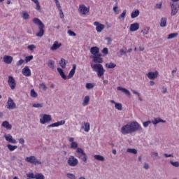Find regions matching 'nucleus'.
I'll return each instance as SVG.
<instances>
[{
    "mask_svg": "<svg viewBox=\"0 0 179 179\" xmlns=\"http://www.w3.org/2000/svg\"><path fill=\"white\" fill-rule=\"evenodd\" d=\"M136 131L138 132V134L143 132V129L138 122H129L121 128L122 135H128Z\"/></svg>",
    "mask_w": 179,
    "mask_h": 179,
    "instance_id": "obj_1",
    "label": "nucleus"
},
{
    "mask_svg": "<svg viewBox=\"0 0 179 179\" xmlns=\"http://www.w3.org/2000/svg\"><path fill=\"white\" fill-rule=\"evenodd\" d=\"M91 68H92L93 71L94 72L97 73V75L99 78H101L103 75H104V72H106V70H104V68L103 67V65L101 64H92Z\"/></svg>",
    "mask_w": 179,
    "mask_h": 179,
    "instance_id": "obj_2",
    "label": "nucleus"
},
{
    "mask_svg": "<svg viewBox=\"0 0 179 179\" xmlns=\"http://www.w3.org/2000/svg\"><path fill=\"white\" fill-rule=\"evenodd\" d=\"M76 157L80 160L86 163L87 162V156H86V152L81 148L76 149Z\"/></svg>",
    "mask_w": 179,
    "mask_h": 179,
    "instance_id": "obj_3",
    "label": "nucleus"
},
{
    "mask_svg": "<svg viewBox=\"0 0 179 179\" xmlns=\"http://www.w3.org/2000/svg\"><path fill=\"white\" fill-rule=\"evenodd\" d=\"M25 162H27V163H30L31 164H34L35 166H37V164H42L41 161H38V159H37V158H36L34 156L26 157Z\"/></svg>",
    "mask_w": 179,
    "mask_h": 179,
    "instance_id": "obj_4",
    "label": "nucleus"
},
{
    "mask_svg": "<svg viewBox=\"0 0 179 179\" xmlns=\"http://www.w3.org/2000/svg\"><path fill=\"white\" fill-rule=\"evenodd\" d=\"M67 163L70 167H76L78 164H79V161L74 157V156H70Z\"/></svg>",
    "mask_w": 179,
    "mask_h": 179,
    "instance_id": "obj_5",
    "label": "nucleus"
},
{
    "mask_svg": "<svg viewBox=\"0 0 179 179\" xmlns=\"http://www.w3.org/2000/svg\"><path fill=\"white\" fill-rule=\"evenodd\" d=\"M171 7V16H176L178 13L179 4L178 3H170Z\"/></svg>",
    "mask_w": 179,
    "mask_h": 179,
    "instance_id": "obj_6",
    "label": "nucleus"
},
{
    "mask_svg": "<svg viewBox=\"0 0 179 179\" xmlns=\"http://www.w3.org/2000/svg\"><path fill=\"white\" fill-rule=\"evenodd\" d=\"M51 120H52L51 115L43 114L41 116L40 122L41 124H48V122H50Z\"/></svg>",
    "mask_w": 179,
    "mask_h": 179,
    "instance_id": "obj_7",
    "label": "nucleus"
},
{
    "mask_svg": "<svg viewBox=\"0 0 179 179\" xmlns=\"http://www.w3.org/2000/svg\"><path fill=\"white\" fill-rule=\"evenodd\" d=\"M8 83L11 90H15V89H16V80L13 76H8Z\"/></svg>",
    "mask_w": 179,
    "mask_h": 179,
    "instance_id": "obj_8",
    "label": "nucleus"
},
{
    "mask_svg": "<svg viewBox=\"0 0 179 179\" xmlns=\"http://www.w3.org/2000/svg\"><path fill=\"white\" fill-rule=\"evenodd\" d=\"M6 107L8 110H15L16 108V103L13 101L12 98L8 97V101L6 103Z\"/></svg>",
    "mask_w": 179,
    "mask_h": 179,
    "instance_id": "obj_9",
    "label": "nucleus"
},
{
    "mask_svg": "<svg viewBox=\"0 0 179 179\" xmlns=\"http://www.w3.org/2000/svg\"><path fill=\"white\" fill-rule=\"evenodd\" d=\"M90 8L86 7L85 4H80L79 6L78 12L81 13V15H87V13H89Z\"/></svg>",
    "mask_w": 179,
    "mask_h": 179,
    "instance_id": "obj_10",
    "label": "nucleus"
},
{
    "mask_svg": "<svg viewBox=\"0 0 179 179\" xmlns=\"http://www.w3.org/2000/svg\"><path fill=\"white\" fill-rule=\"evenodd\" d=\"M94 26H96V30L98 33H101L103 30H104L106 26L103 24H100L99 22H94Z\"/></svg>",
    "mask_w": 179,
    "mask_h": 179,
    "instance_id": "obj_11",
    "label": "nucleus"
},
{
    "mask_svg": "<svg viewBox=\"0 0 179 179\" xmlns=\"http://www.w3.org/2000/svg\"><path fill=\"white\" fill-rule=\"evenodd\" d=\"M93 62L95 64H103V59L101 58V54H97L92 57Z\"/></svg>",
    "mask_w": 179,
    "mask_h": 179,
    "instance_id": "obj_12",
    "label": "nucleus"
},
{
    "mask_svg": "<svg viewBox=\"0 0 179 179\" xmlns=\"http://www.w3.org/2000/svg\"><path fill=\"white\" fill-rule=\"evenodd\" d=\"M147 76L151 80H154V79H156V78H157V76H159V72H157V71H155V72L150 71L147 74Z\"/></svg>",
    "mask_w": 179,
    "mask_h": 179,
    "instance_id": "obj_13",
    "label": "nucleus"
},
{
    "mask_svg": "<svg viewBox=\"0 0 179 179\" xmlns=\"http://www.w3.org/2000/svg\"><path fill=\"white\" fill-rule=\"evenodd\" d=\"M137 30H139V23L136 22L130 24L129 27V31H137Z\"/></svg>",
    "mask_w": 179,
    "mask_h": 179,
    "instance_id": "obj_14",
    "label": "nucleus"
},
{
    "mask_svg": "<svg viewBox=\"0 0 179 179\" xmlns=\"http://www.w3.org/2000/svg\"><path fill=\"white\" fill-rule=\"evenodd\" d=\"M22 74L24 76H31V71L29 68V66H26L23 69H22Z\"/></svg>",
    "mask_w": 179,
    "mask_h": 179,
    "instance_id": "obj_15",
    "label": "nucleus"
},
{
    "mask_svg": "<svg viewBox=\"0 0 179 179\" xmlns=\"http://www.w3.org/2000/svg\"><path fill=\"white\" fill-rule=\"evenodd\" d=\"M4 138H5L6 141H7L8 142H10V143L16 144V141L15 140V138H13L12 135H10V134H6L4 136Z\"/></svg>",
    "mask_w": 179,
    "mask_h": 179,
    "instance_id": "obj_16",
    "label": "nucleus"
},
{
    "mask_svg": "<svg viewBox=\"0 0 179 179\" xmlns=\"http://www.w3.org/2000/svg\"><path fill=\"white\" fill-rule=\"evenodd\" d=\"M62 43H59L58 41H55L52 46L50 48L52 51H55V50H58L60 47H62Z\"/></svg>",
    "mask_w": 179,
    "mask_h": 179,
    "instance_id": "obj_17",
    "label": "nucleus"
},
{
    "mask_svg": "<svg viewBox=\"0 0 179 179\" xmlns=\"http://www.w3.org/2000/svg\"><path fill=\"white\" fill-rule=\"evenodd\" d=\"M64 124H65V120H61L57 122H55L53 124H51L50 125H48V128H54L55 127H59L60 125H64Z\"/></svg>",
    "mask_w": 179,
    "mask_h": 179,
    "instance_id": "obj_18",
    "label": "nucleus"
},
{
    "mask_svg": "<svg viewBox=\"0 0 179 179\" xmlns=\"http://www.w3.org/2000/svg\"><path fill=\"white\" fill-rule=\"evenodd\" d=\"M44 27L45 25H41L38 27L39 31L38 33L36 34V37H43L44 36Z\"/></svg>",
    "mask_w": 179,
    "mask_h": 179,
    "instance_id": "obj_19",
    "label": "nucleus"
},
{
    "mask_svg": "<svg viewBox=\"0 0 179 179\" xmlns=\"http://www.w3.org/2000/svg\"><path fill=\"white\" fill-rule=\"evenodd\" d=\"M76 71V64H73V68L70 71L67 78L68 79H72L73 78V75H75V71Z\"/></svg>",
    "mask_w": 179,
    "mask_h": 179,
    "instance_id": "obj_20",
    "label": "nucleus"
},
{
    "mask_svg": "<svg viewBox=\"0 0 179 179\" xmlns=\"http://www.w3.org/2000/svg\"><path fill=\"white\" fill-rule=\"evenodd\" d=\"M110 102L113 104H115L116 110H118L119 111H121L122 110V104L117 103L114 100H110Z\"/></svg>",
    "mask_w": 179,
    "mask_h": 179,
    "instance_id": "obj_21",
    "label": "nucleus"
},
{
    "mask_svg": "<svg viewBox=\"0 0 179 179\" xmlns=\"http://www.w3.org/2000/svg\"><path fill=\"white\" fill-rule=\"evenodd\" d=\"M100 50L99 49V48H97V46H94L91 48L90 49V52L91 54H92V55H97V54H99Z\"/></svg>",
    "mask_w": 179,
    "mask_h": 179,
    "instance_id": "obj_22",
    "label": "nucleus"
},
{
    "mask_svg": "<svg viewBox=\"0 0 179 179\" xmlns=\"http://www.w3.org/2000/svg\"><path fill=\"white\" fill-rule=\"evenodd\" d=\"M57 72L59 73L62 79H64V80H66V79H68V77L66 76V75H65V73H64V70H62V69L57 68Z\"/></svg>",
    "mask_w": 179,
    "mask_h": 179,
    "instance_id": "obj_23",
    "label": "nucleus"
},
{
    "mask_svg": "<svg viewBox=\"0 0 179 179\" xmlns=\"http://www.w3.org/2000/svg\"><path fill=\"white\" fill-rule=\"evenodd\" d=\"M12 61H13V57H12V56L3 57V62H5V64H12Z\"/></svg>",
    "mask_w": 179,
    "mask_h": 179,
    "instance_id": "obj_24",
    "label": "nucleus"
},
{
    "mask_svg": "<svg viewBox=\"0 0 179 179\" xmlns=\"http://www.w3.org/2000/svg\"><path fill=\"white\" fill-rule=\"evenodd\" d=\"M85 132H89L90 131V123L84 122V126L82 127Z\"/></svg>",
    "mask_w": 179,
    "mask_h": 179,
    "instance_id": "obj_25",
    "label": "nucleus"
},
{
    "mask_svg": "<svg viewBox=\"0 0 179 179\" xmlns=\"http://www.w3.org/2000/svg\"><path fill=\"white\" fill-rule=\"evenodd\" d=\"M117 90H120V91L122 92L123 93H124L127 96H131V92H129V90H128L125 88H122V87H117Z\"/></svg>",
    "mask_w": 179,
    "mask_h": 179,
    "instance_id": "obj_26",
    "label": "nucleus"
},
{
    "mask_svg": "<svg viewBox=\"0 0 179 179\" xmlns=\"http://www.w3.org/2000/svg\"><path fill=\"white\" fill-rule=\"evenodd\" d=\"M33 22L35 24H37L38 27H40L41 26H44V24L43 23V22H41V20L37 17H35L33 19Z\"/></svg>",
    "mask_w": 179,
    "mask_h": 179,
    "instance_id": "obj_27",
    "label": "nucleus"
},
{
    "mask_svg": "<svg viewBox=\"0 0 179 179\" xmlns=\"http://www.w3.org/2000/svg\"><path fill=\"white\" fill-rule=\"evenodd\" d=\"M2 127L6 128V129H9V130L12 129V124H9V122L8 121L3 122Z\"/></svg>",
    "mask_w": 179,
    "mask_h": 179,
    "instance_id": "obj_28",
    "label": "nucleus"
},
{
    "mask_svg": "<svg viewBox=\"0 0 179 179\" xmlns=\"http://www.w3.org/2000/svg\"><path fill=\"white\" fill-rule=\"evenodd\" d=\"M167 26V18L162 17L160 21V27H166Z\"/></svg>",
    "mask_w": 179,
    "mask_h": 179,
    "instance_id": "obj_29",
    "label": "nucleus"
},
{
    "mask_svg": "<svg viewBox=\"0 0 179 179\" xmlns=\"http://www.w3.org/2000/svg\"><path fill=\"white\" fill-rule=\"evenodd\" d=\"M66 64H68V62H66L65 59L62 58L59 62V65L63 69H65L66 68Z\"/></svg>",
    "mask_w": 179,
    "mask_h": 179,
    "instance_id": "obj_30",
    "label": "nucleus"
},
{
    "mask_svg": "<svg viewBox=\"0 0 179 179\" xmlns=\"http://www.w3.org/2000/svg\"><path fill=\"white\" fill-rule=\"evenodd\" d=\"M139 16V10H136L131 13V19H135Z\"/></svg>",
    "mask_w": 179,
    "mask_h": 179,
    "instance_id": "obj_31",
    "label": "nucleus"
},
{
    "mask_svg": "<svg viewBox=\"0 0 179 179\" xmlns=\"http://www.w3.org/2000/svg\"><path fill=\"white\" fill-rule=\"evenodd\" d=\"M89 101H90V97L89 96H85L83 102V106L85 107V106H87L89 104Z\"/></svg>",
    "mask_w": 179,
    "mask_h": 179,
    "instance_id": "obj_32",
    "label": "nucleus"
},
{
    "mask_svg": "<svg viewBox=\"0 0 179 179\" xmlns=\"http://www.w3.org/2000/svg\"><path fill=\"white\" fill-rule=\"evenodd\" d=\"M22 17L24 20H27L30 17V15H29V13L27 11H22Z\"/></svg>",
    "mask_w": 179,
    "mask_h": 179,
    "instance_id": "obj_33",
    "label": "nucleus"
},
{
    "mask_svg": "<svg viewBox=\"0 0 179 179\" xmlns=\"http://www.w3.org/2000/svg\"><path fill=\"white\" fill-rule=\"evenodd\" d=\"M94 159L96 160H98L99 162H104L105 159L104 157L99 155H96L94 156Z\"/></svg>",
    "mask_w": 179,
    "mask_h": 179,
    "instance_id": "obj_34",
    "label": "nucleus"
},
{
    "mask_svg": "<svg viewBox=\"0 0 179 179\" xmlns=\"http://www.w3.org/2000/svg\"><path fill=\"white\" fill-rule=\"evenodd\" d=\"M36 5V10H41V6H40V2H38V0H31Z\"/></svg>",
    "mask_w": 179,
    "mask_h": 179,
    "instance_id": "obj_35",
    "label": "nucleus"
},
{
    "mask_svg": "<svg viewBox=\"0 0 179 179\" xmlns=\"http://www.w3.org/2000/svg\"><path fill=\"white\" fill-rule=\"evenodd\" d=\"M177 36H178V33H172L169 34L168 37H167V40H171L173 38H176V37H177Z\"/></svg>",
    "mask_w": 179,
    "mask_h": 179,
    "instance_id": "obj_36",
    "label": "nucleus"
},
{
    "mask_svg": "<svg viewBox=\"0 0 179 179\" xmlns=\"http://www.w3.org/2000/svg\"><path fill=\"white\" fill-rule=\"evenodd\" d=\"M7 148L10 150V152H13L15 149H17V145H12L10 144L7 145Z\"/></svg>",
    "mask_w": 179,
    "mask_h": 179,
    "instance_id": "obj_37",
    "label": "nucleus"
},
{
    "mask_svg": "<svg viewBox=\"0 0 179 179\" xmlns=\"http://www.w3.org/2000/svg\"><path fill=\"white\" fill-rule=\"evenodd\" d=\"M106 67H108L109 69H114L117 65L113 62L108 63L106 64Z\"/></svg>",
    "mask_w": 179,
    "mask_h": 179,
    "instance_id": "obj_38",
    "label": "nucleus"
},
{
    "mask_svg": "<svg viewBox=\"0 0 179 179\" xmlns=\"http://www.w3.org/2000/svg\"><path fill=\"white\" fill-rule=\"evenodd\" d=\"M127 152L128 153H133V155H136V153H138V151L135 148H128Z\"/></svg>",
    "mask_w": 179,
    "mask_h": 179,
    "instance_id": "obj_39",
    "label": "nucleus"
},
{
    "mask_svg": "<svg viewBox=\"0 0 179 179\" xmlns=\"http://www.w3.org/2000/svg\"><path fill=\"white\" fill-rule=\"evenodd\" d=\"M48 66H49V68H50L51 69H54V68H55V62L52 60H50L48 62Z\"/></svg>",
    "mask_w": 179,
    "mask_h": 179,
    "instance_id": "obj_40",
    "label": "nucleus"
},
{
    "mask_svg": "<svg viewBox=\"0 0 179 179\" xmlns=\"http://www.w3.org/2000/svg\"><path fill=\"white\" fill-rule=\"evenodd\" d=\"M86 89H87L88 90H90V89H93V87H94V84L93 83H87L85 85Z\"/></svg>",
    "mask_w": 179,
    "mask_h": 179,
    "instance_id": "obj_41",
    "label": "nucleus"
},
{
    "mask_svg": "<svg viewBox=\"0 0 179 179\" xmlns=\"http://www.w3.org/2000/svg\"><path fill=\"white\" fill-rule=\"evenodd\" d=\"M44 106V104L43 103H33L32 107L35 108H41Z\"/></svg>",
    "mask_w": 179,
    "mask_h": 179,
    "instance_id": "obj_42",
    "label": "nucleus"
},
{
    "mask_svg": "<svg viewBox=\"0 0 179 179\" xmlns=\"http://www.w3.org/2000/svg\"><path fill=\"white\" fill-rule=\"evenodd\" d=\"M39 87L42 89V90H44V92H45L48 89L47 85H45L44 83H40Z\"/></svg>",
    "mask_w": 179,
    "mask_h": 179,
    "instance_id": "obj_43",
    "label": "nucleus"
},
{
    "mask_svg": "<svg viewBox=\"0 0 179 179\" xmlns=\"http://www.w3.org/2000/svg\"><path fill=\"white\" fill-rule=\"evenodd\" d=\"M35 178L36 179H44V175L41 174V173H37L35 175Z\"/></svg>",
    "mask_w": 179,
    "mask_h": 179,
    "instance_id": "obj_44",
    "label": "nucleus"
},
{
    "mask_svg": "<svg viewBox=\"0 0 179 179\" xmlns=\"http://www.w3.org/2000/svg\"><path fill=\"white\" fill-rule=\"evenodd\" d=\"M71 149H78V143H76V142H73V143H71Z\"/></svg>",
    "mask_w": 179,
    "mask_h": 179,
    "instance_id": "obj_45",
    "label": "nucleus"
},
{
    "mask_svg": "<svg viewBox=\"0 0 179 179\" xmlns=\"http://www.w3.org/2000/svg\"><path fill=\"white\" fill-rule=\"evenodd\" d=\"M67 33H68L69 36H70L71 37H76V33H75L72 30H69L67 31Z\"/></svg>",
    "mask_w": 179,
    "mask_h": 179,
    "instance_id": "obj_46",
    "label": "nucleus"
},
{
    "mask_svg": "<svg viewBox=\"0 0 179 179\" xmlns=\"http://www.w3.org/2000/svg\"><path fill=\"white\" fill-rule=\"evenodd\" d=\"M66 177L69 179H76V176L73 173H66Z\"/></svg>",
    "mask_w": 179,
    "mask_h": 179,
    "instance_id": "obj_47",
    "label": "nucleus"
},
{
    "mask_svg": "<svg viewBox=\"0 0 179 179\" xmlns=\"http://www.w3.org/2000/svg\"><path fill=\"white\" fill-rule=\"evenodd\" d=\"M31 59H33V55L27 56L25 57V62H26V64H27V62H30V61H31Z\"/></svg>",
    "mask_w": 179,
    "mask_h": 179,
    "instance_id": "obj_48",
    "label": "nucleus"
},
{
    "mask_svg": "<svg viewBox=\"0 0 179 179\" xmlns=\"http://www.w3.org/2000/svg\"><path fill=\"white\" fill-rule=\"evenodd\" d=\"M27 177H28V178H36V175H34V173H27Z\"/></svg>",
    "mask_w": 179,
    "mask_h": 179,
    "instance_id": "obj_49",
    "label": "nucleus"
},
{
    "mask_svg": "<svg viewBox=\"0 0 179 179\" xmlns=\"http://www.w3.org/2000/svg\"><path fill=\"white\" fill-rule=\"evenodd\" d=\"M150 124H152V121L148 120V121L144 122L143 123V125L144 128H148V127H149Z\"/></svg>",
    "mask_w": 179,
    "mask_h": 179,
    "instance_id": "obj_50",
    "label": "nucleus"
},
{
    "mask_svg": "<svg viewBox=\"0 0 179 179\" xmlns=\"http://www.w3.org/2000/svg\"><path fill=\"white\" fill-rule=\"evenodd\" d=\"M125 15H127V10H123L122 13L120 14V15L119 16V19H123L125 17Z\"/></svg>",
    "mask_w": 179,
    "mask_h": 179,
    "instance_id": "obj_51",
    "label": "nucleus"
},
{
    "mask_svg": "<svg viewBox=\"0 0 179 179\" xmlns=\"http://www.w3.org/2000/svg\"><path fill=\"white\" fill-rule=\"evenodd\" d=\"M170 164L173 166V167H179V162H173V161H170Z\"/></svg>",
    "mask_w": 179,
    "mask_h": 179,
    "instance_id": "obj_52",
    "label": "nucleus"
},
{
    "mask_svg": "<svg viewBox=\"0 0 179 179\" xmlns=\"http://www.w3.org/2000/svg\"><path fill=\"white\" fill-rule=\"evenodd\" d=\"M152 124H154V125H157V124H159V122H160V118L157 117L155 118L154 120H152Z\"/></svg>",
    "mask_w": 179,
    "mask_h": 179,
    "instance_id": "obj_53",
    "label": "nucleus"
},
{
    "mask_svg": "<svg viewBox=\"0 0 179 179\" xmlns=\"http://www.w3.org/2000/svg\"><path fill=\"white\" fill-rule=\"evenodd\" d=\"M31 96L37 97V93L34 90H31Z\"/></svg>",
    "mask_w": 179,
    "mask_h": 179,
    "instance_id": "obj_54",
    "label": "nucleus"
},
{
    "mask_svg": "<svg viewBox=\"0 0 179 179\" xmlns=\"http://www.w3.org/2000/svg\"><path fill=\"white\" fill-rule=\"evenodd\" d=\"M27 48L29 51H34L36 46L34 45H29L27 46Z\"/></svg>",
    "mask_w": 179,
    "mask_h": 179,
    "instance_id": "obj_55",
    "label": "nucleus"
},
{
    "mask_svg": "<svg viewBox=\"0 0 179 179\" xmlns=\"http://www.w3.org/2000/svg\"><path fill=\"white\" fill-rule=\"evenodd\" d=\"M141 33H143V36H146V34H149V28L144 29L141 31Z\"/></svg>",
    "mask_w": 179,
    "mask_h": 179,
    "instance_id": "obj_56",
    "label": "nucleus"
},
{
    "mask_svg": "<svg viewBox=\"0 0 179 179\" xmlns=\"http://www.w3.org/2000/svg\"><path fill=\"white\" fill-rule=\"evenodd\" d=\"M105 40L107 41L108 45H110V44H111V43L113 42V39L110 37L106 38Z\"/></svg>",
    "mask_w": 179,
    "mask_h": 179,
    "instance_id": "obj_57",
    "label": "nucleus"
},
{
    "mask_svg": "<svg viewBox=\"0 0 179 179\" xmlns=\"http://www.w3.org/2000/svg\"><path fill=\"white\" fill-rule=\"evenodd\" d=\"M24 63V60L23 59H20L17 63V66H20V65H23V64Z\"/></svg>",
    "mask_w": 179,
    "mask_h": 179,
    "instance_id": "obj_58",
    "label": "nucleus"
},
{
    "mask_svg": "<svg viewBox=\"0 0 179 179\" xmlns=\"http://www.w3.org/2000/svg\"><path fill=\"white\" fill-rule=\"evenodd\" d=\"M102 53H103V54H105V55H107V54H108V48H104L102 50Z\"/></svg>",
    "mask_w": 179,
    "mask_h": 179,
    "instance_id": "obj_59",
    "label": "nucleus"
},
{
    "mask_svg": "<svg viewBox=\"0 0 179 179\" xmlns=\"http://www.w3.org/2000/svg\"><path fill=\"white\" fill-rule=\"evenodd\" d=\"M120 52L121 56L125 55L127 54V51L124 50V49H120Z\"/></svg>",
    "mask_w": 179,
    "mask_h": 179,
    "instance_id": "obj_60",
    "label": "nucleus"
},
{
    "mask_svg": "<svg viewBox=\"0 0 179 179\" xmlns=\"http://www.w3.org/2000/svg\"><path fill=\"white\" fill-rule=\"evenodd\" d=\"M164 157H174V155H171V154H166V153H164Z\"/></svg>",
    "mask_w": 179,
    "mask_h": 179,
    "instance_id": "obj_61",
    "label": "nucleus"
},
{
    "mask_svg": "<svg viewBox=\"0 0 179 179\" xmlns=\"http://www.w3.org/2000/svg\"><path fill=\"white\" fill-rule=\"evenodd\" d=\"M155 8H156L157 9H162V3H157V4L155 5Z\"/></svg>",
    "mask_w": 179,
    "mask_h": 179,
    "instance_id": "obj_62",
    "label": "nucleus"
},
{
    "mask_svg": "<svg viewBox=\"0 0 179 179\" xmlns=\"http://www.w3.org/2000/svg\"><path fill=\"white\" fill-rule=\"evenodd\" d=\"M55 3L57 9H61V4L59 3V1H57Z\"/></svg>",
    "mask_w": 179,
    "mask_h": 179,
    "instance_id": "obj_63",
    "label": "nucleus"
},
{
    "mask_svg": "<svg viewBox=\"0 0 179 179\" xmlns=\"http://www.w3.org/2000/svg\"><path fill=\"white\" fill-rule=\"evenodd\" d=\"M19 143H20L21 145H23V143H24V138H20L19 139Z\"/></svg>",
    "mask_w": 179,
    "mask_h": 179,
    "instance_id": "obj_64",
    "label": "nucleus"
}]
</instances>
